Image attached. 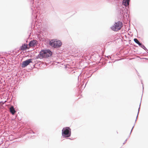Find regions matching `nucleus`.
Listing matches in <instances>:
<instances>
[{"instance_id":"9b49d317","label":"nucleus","mask_w":148,"mask_h":148,"mask_svg":"<svg viewBox=\"0 0 148 148\" xmlns=\"http://www.w3.org/2000/svg\"><path fill=\"white\" fill-rule=\"evenodd\" d=\"M130 0H123L122 5H124L125 7L128 6Z\"/></svg>"},{"instance_id":"393cba45","label":"nucleus","mask_w":148,"mask_h":148,"mask_svg":"<svg viewBox=\"0 0 148 148\" xmlns=\"http://www.w3.org/2000/svg\"><path fill=\"white\" fill-rule=\"evenodd\" d=\"M132 130H133L131 129V132H130V135H131V132H132Z\"/></svg>"},{"instance_id":"5701e85b","label":"nucleus","mask_w":148,"mask_h":148,"mask_svg":"<svg viewBox=\"0 0 148 148\" xmlns=\"http://www.w3.org/2000/svg\"><path fill=\"white\" fill-rule=\"evenodd\" d=\"M135 123H134V126H133V127H132V130H133V128H134V126H135Z\"/></svg>"},{"instance_id":"f3484780","label":"nucleus","mask_w":148,"mask_h":148,"mask_svg":"<svg viewBox=\"0 0 148 148\" xmlns=\"http://www.w3.org/2000/svg\"><path fill=\"white\" fill-rule=\"evenodd\" d=\"M29 133H30V134H32V133L34 134V133L32 130H30L28 132H27L26 134H29Z\"/></svg>"},{"instance_id":"ddd939ff","label":"nucleus","mask_w":148,"mask_h":148,"mask_svg":"<svg viewBox=\"0 0 148 148\" xmlns=\"http://www.w3.org/2000/svg\"><path fill=\"white\" fill-rule=\"evenodd\" d=\"M134 40L136 43L138 45L140 42L136 38H134Z\"/></svg>"},{"instance_id":"6e6552de","label":"nucleus","mask_w":148,"mask_h":148,"mask_svg":"<svg viewBox=\"0 0 148 148\" xmlns=\"http://www.w3.org/2000/svg\"><path fill=\"white\" fill-rule=\"evenodd\" d=\"M10 112L12 115H14L16 112L15 109L12 105H10L9 108Z\"/></svg>"},{"instance_id":"39448f33","label":"nucleus","mask_w":148,"mask_h":148,"mask_svg":"<svg viewBox=\"0 0 148 148\" xmlns=\"http://www.w3.org/2000/svg\"><path fill=\"white\" fill-rule=\"evenodd\" d=\"M32 59H28L23 61L21 64V66L22 68H24L27 66L30 63H32Z\"/></svg>"},{"instance_id":"c85d7f7f","label":"nucleus","mask_w":148,"mask_h":148,"mask_svg":"<svg viewBox=\"0 0 148 148\" xmlns=\"http://www.w3.org/2000/svg\"><path fill=\"white\" fill-rule=\"evenodd\" d=\"M87 83V82H86V84H85V86L84 87H85V86H86V84Z\"/></svg>"},{"instance_id":"2f4dec72","label":"nucleus","mask_w":148,"mask_h":148,"mask_svg":"<svg viewBox=\"0 0 148 148\" xmlns=\"http://www.w3.org/2000/svg\"><path fill=\"white\" fill-rule=\"evenodd\" d=\"M2 143H0V144H2Z\"/></svg>"},{"instance_id":"f03ea898","label":"nucleus","mask_w":148,"mask_h":148,"mask_svg":"<svg viewBox=\"0 0 148 148\" xmlns=\"http://www.w3.org/2000/svg\"><path fill=\"white\" fill-rule=\"evenodd\" d=\"M62 136L63 138H68L71 135V130L69 127H64L62 130Z\"/></svg>"},{"instance_id":"7ed1b4c3","label":"nucleus","mask_w":148,"mask_h":148,"mask_svg":"<svg viewBox=\"0 0 148 148\" xmlns=\"http://www.w3.org/2000/svg\"><path fill=\"white\" fill-rule=\"evenodd\" d=\"M123 26V24L121 21H118L115 22L114 25L111 27V29L114 31H117L120 30Z\"/></svg>"},{"instance_id":"0eeeda50","label":"nucleus","mask_w":148,"mask_h":148,"mask_svg":"<svg viewBox=\"0 0 148 148\" xmlns=\"http://www.w3.org/2000/svg\"><path fill=\"white\" fill-rule=\"evenodd\" d=\"M38 43L36 40H31L29 43L28 45L30 47H33L37 45Z\"/></svg>"},{"instance_id":"6ab92c4d","label":"nucleus","mask_w":148,"mask_h":148,"mask_svg":"<svg viewBox=\"0 0 148 148\" xmlns=\"http://www.w3.org/2000/svg\"><path fill=\"white\" fill-rule=\"evenodd\" d=\"M144 50H145L146 51H147V49L146 48V47H145V46L144 45L143 46V47L142 48Z\"/></svg>"},{"instance_id":"a878e982","label":"nucleus","mask_w":148,"mask_h":148,"mask_svg":"<svg viewBox=\"0 0 148 148\" xmlns=\"http://www.w3.org/2000/svg\"><path fill=\"white\" fill-rule=\"evenodd\" d=\"M141 83L142 84H143V82H141Z\"/></svg>"},{"instance_id":"1a4fd4ad","label":"nucleus","mask_w":148,"mask_h":148,"mask_svg":"<svg viewBox=\"0 0 148 148\" xmlns=\"http://www.w3.org/2000/svg\"><path fill=\"white\" fill-rule=\"evenodd\" d=\"M34 58L35 59H37L39 58L41 59L44 58L43 54L41 50L39 52V54L38 55L36 56V57H35Z\"/></svg>"},{"instance_id":"cd10ccee","label":"nucleus","mask_w":148,"mask_h":148,"mask_svg":"<svg viewBox=\"0 0 148 148\" xmlns=\"http://www.w3.org/2000/svg\"><path fill=\"white\" fill-rule=\"evenodd\" d=\"M147 51H146L147 52V53H148V50L147 49Z\"/></svg>"},{"instance_id":"b1692460","label":"nucleus","mask_w":148,"mask_h":148,"mask_svg":"<svg viewBox=\"0 0 148 148\" xmlns=\"http://www.w3.org/2000/svg\"><path fill=\"white\" fill-rule=\"evenodd\" d=\"M143 59H145V60H148V58H143Z\"/></svg>"},{"instance_id":"f257e3e1","label":"nucleus","mask_w":148,"mask_h":148,"mask_svg":"<svg viewBox=\"0 0 148 148\" xmlns=\"http://www.w3.org/2000/svg\"><path fill=\"white\" fill-rule=\"evenodd\" d=\"M49 45L52 47L54 48L60 47L62 45V43L60 40H56V39H52L51 40H49Z\"/></svg>"},{"instance_id":"aec40b11","label":"nucleus","mask_w":148,"mask_h":148,"mask_svg":"<svg viewBox=\"0 0 148 148\" xmlns=\"http://www.w3.org/2000/svg\"><path fill=\"white\" fill-rule=\"evenodd\" d=\"M140 103H141V101H140ZM140 104H141V103H140V105H139V108H138V114L139 113V111L140 110Z\"/></svg>"},{"instance_id":"423d86ee","label":"nucleus","mask_w":148,"mask_h":148,"mask_svg":"<svg viewBox=\"0 0 148 148\" xmlns=\"http://www.w3.org/2000/svg\"><path fill=\"white\" fill-rule=\"evenodd\" d=\"M128 10L127 8H124L123 7L122 9L121 8L120 10V14L122 16H124V15L127 16L128 14Z\"/></svg>"},{"instance_id":"473e14b6","label":"nucleus","mask_w":148,"mask_h":148,"mask_svg":"<svg viewBox=\"0 0 148 148\" xmlns=\"http://www.w3.org/2000/svg\"><path fill=\"white\" fill-rule=\"evenodd\" d=\"M91 75H90V77L91 76ZM89 77H90V76Z\"/></svg>"},{"instance_id":"dca6fc26","label":"nucleus","mask_w":148,"mask_h":148,"mask_svg":"<svg viewBox=\"0 0 148 148\" xmlns=\"http://www.w3.org/2000/svg\"><path fill=\"white\" fill-rule=\"evenodd\" d=\"M139 47H140L142 48L143 47V46H144V45L141 42H140L138 44Z\"/></svg>"},{"instance_id":"4468645a","label":"nucleus","mask_w":148,"mask_h":148,"mask_svg":"<svg viewBox=\"0 0 148 148\" xmlns=\"http://www.w3.org/2000/svg\"><path fill=\"white\" fill-rule=\"evenodd\" d=\"M5 143L6 145V147H8L9 145L11 143H9V141L7 140L5 142Z\"/></svg>"},{"instance_id":"412c9836","label":"nucleus","mask_w":148,"mask_h":148,"mask_svg":"<svg viewBox=\"0 0 148 148\" xmlns=\"http://www.w3.org/2000/svg\"><path fill=\"white\" fill-rule=\"evenodd\" d=\"M138 114H137V116H136V120L135 121V123H136V120H137V118H138Z\"/></svg>"},{"instance_id":"20e7f679","label":"nucleus","mask_w":148,"mask_h":148,"mask_svg":"<svg viewBox=\"0 0 148 148\" xmlns=\"http://www.w3.org/2000/svg\"><path fill=\"white\" fill-rule=\"evenodd\" d=\"M44 58H48L51 57L53 52L49 49H44L41 50Z\"/></svg>"},{"instance_id":"2eb2a0df","label":"nucleus","mask_w":148,"mask_h":148,"mask_svg":"<svg viewBox=\"0 0 148 148\" xmlns=\"http://www.w3.org/2000/svg\"><path fill=\"white\" fill-rule=\"evenodd\" d=\"M40 40L45 42H46L47 40L44 37L41 38H40Z\"/></svg>"},{"instance_id":"bb28decb","label":"nucleus","mask_w":148,"mask_h":148,"mask_svg":"<svg viewBox=\"0 0 148 148\" xmlns=\"http://www.w3.org/2000/svg\"><path fill=\"white\" fill-rule=\"evenodd\" d=\"M130 135H129L128 136V138H129V137H130Z\"/></svg>"},{"instance_id":"c756f323","label":"nucleus","mask_w":148,"mask_h":148,"mask_svg":"<svg viewBox=\"0 0 148 148\" xmlns=\"http://www.w3.org/2000/svg\"><path fill=\"white\" fill-rule=\"evenodd\" d=\"M138 74H138H138H137V75H138V76H139Z\"/></svg>"},{"instance_id":"7c9ffc66","label":"nucleus","mask_w":148,"mask_h":148,"mask_svg":"<svg viewBox=\"0 0 148 148\" xmlns=\"http://www.w3.org/2000/svg\"><path fill=\"white\" fill-rule=\"evenodd\" d=\"M69 139H71L70 138H69Z\"/></svg>"},{"instance_id":"4be33fe9","label":"nucleus","mask_w":148,"mask_h":148,"mask_svg":"<svg viewBox=\"0 0 148 148\" xmlns=\"http://www.w3.org/2000/svg\"><path fill=\"white\" fill-rule=\"evenodd\" d=\"M127 139H126L125 141H124V142L123 143V144L124 145V144H125V143L127 141Z\"/></svg>"},{"instance_id":"9d476101","label":"nucleus","mask_w":148,"mask_h":148,"mask_svg":"<svg viewBox=\"0 0 148 148\" xmlns=\"http://www.w3.org/2000/svg\"><path fill=\"white\" fill-rule=\"evenodd\" d=\"M34 9H33L32 8H31L32 10V14L34 16V17H36V18L37 17V13H38V11L36 10V9H35V8H34Z\"/></svg>"},{"instance_id":"a211bd4d","label":"nucleus","mask_w":148,"mask_h":148,"mask_svg":"<svg viewBox=\"0 0 148 148\" xmlns=\"http://www.w3.org/2000/svg\"><path fill=\"white\" fill-rule=\"evenodd\" d=\"M6 102V101H5L4 102H3V101H1L0 102V106H2L4 104L5 102Z\"/></svg>"},{"instance_id":"f8f14e48","label":"nucleus","mask_w":148,"mask_h":148,"mask_svg":"<svg viewBox=\"0 0 148 148\" xmlns=\"http://www.w3.org/2000/svg\"><path fill=\"white\" fill-rule=\"evenodd\" d=\"M27 45L26 44H23L21 46L20 49V50H21L22 51H24L26 49L27 47Z\"/></svg>"}]
</instances>
